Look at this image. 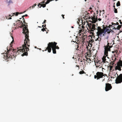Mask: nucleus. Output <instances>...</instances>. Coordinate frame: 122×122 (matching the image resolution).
<instances>
[{
  "instance_id": "49",
  "label": "nucleus",
  "mask_w": 122,
  "mask_h": 122,
  "mask_svg": "<svg viewBox=\"0 0 122 122\" xmlns=\"http://www.w3.org/2000/svg\"><path fill=\"white\" fill-rule=\"evenodd\" d=\"M11 19V18L10 17L9 18V19Z\"/></svg>"
},
{
  "instance_id": "23",
  "label": "nucleus",
  "mask_w": 122,
  "mask_h": 122,
  "mask_svg": "<svg viewBox=\"0 0 122 122\" xmlns=\"http://www.w3.org/2000/svg\"><path fill=\"white\" fill-rule=\"evenodd\" d=\"M79 73L80 74H81L84 73H86L85 72L83 71H80L79 72Z\"/></svg>"
},
{
  "instance_id": "17",
  "label": "nucleus",
  "mask_w": 122,
  "mask_h": 122,
  "mask_svg": "<svg viewBox=\"0 0 122 122\" xmlns=\"http://www.w3.org/2000/svg\"><path fill=\"white\" fill-rule=\"evenodd\" d=\"M116 57H113L112 58V60H113L111 61V62H112V63H111V64L112 65H113L114 64V62L116 61Z\"/></svg>"
},
{
  "instance_id": "32",
  "label": "nucleus",
  "mask_w": 122,
  "mask_h": 122,
  "mask_svg": "<svg viewBox=\"0 0 122 122\" xmlns=\"http://www.w3.org/2000/svg\"><path fill=\"white\" fill-rule=\"evenodd\" d=\"M84 39H84V38L83 37L81 39V41H82V42H83V41H84Z\"/></svg>"
},
{
  "instance_id": "48",
  "label": "nucleus",
  "mask_w": 122,
  "mask_h": 122,
  "mask_svg": "<svg viewBox=\"0 0 122 122\" xmlns=\"http://www.w3.org/2000/svg\"><path fill=\"white\" fill-rule=\"evenodd\" d=\"M46 20H44V22H46Z\"/></svg>"
},
{
  "instance_id": "34",
  "label": "nucleus",
  "mask_w": 122,
  "mask_h": 122,
  "mask_svg": "<svg viewBox=\"0 0 122 122\" xmlns=\"http://www.w3.org/2000/svg\"><path fill=\"white\" fill-rule=\"evenodd\" d=\"M36 5V4H34L33 5H32V8H33Z\"/></svg>"
},
{
  "instance_id": "20",
  "label": "nucleus",
  "mask_w": 122,
  "mask_h": 122,
  "mask_svg": "<svg viewBox=\"0 0 122 122\" xmlns=\"http://www.w3.org/2000/svg\"><path fill=\"white\" fill-rule=\"evenodd\" d=\"M28 16V15H27L25 14V15H23L22 16V18H23L22 20H23V23H24L25 24H26V23L25 22V20L24 19V17L25 16Z\"/></svg>"
},
{
  "instance_id": "55",
  "label": "nucleus",
  "mask_w": 122,
  "mask_h": 122,
  "mask_svg": "<svg viewBox=\"0 0 122 122\" xmlns=\"http://www.w3.org/2000/svg\"><path fill=\"white\" fill-rule=\"evenodd\" d=\"M85 1H86V0H85Z\"/></svg>"
},
{
  "instance_id": "41",
  "label": "nucleus",
  "mask_w": 122,
  "mask_h": 122,
  "mask_svg": "<svg viewBox=\"0 0 122 122\" xmlns=\"http://www.w3.org/2000/svg\"><path fill=\"white\" fill-rule=\"evenodd\" d=\"M76 67H78V69H79V66H78L77 65H76Z\"/></svg>"
},
{
  "instance_id": "42",
  "label": "nucleus",
  "mask_w": 122,
  "mask_h": 122,
  "mask_svg": "<svg viewBox=\"0 0 122 122\" xmlns=\"http://www.w3.org/2000/svg\"><path fill=\"white\" fill-rule=\"evenodd\" d=\"M12 14H12V15L11 16V17H12V16H14V15H15V13H12Z\"/></svg>"
},
{
  "instance_id": "52",
  "label": "nucleus",
  "mask_w": 122,
  "mask_h": 122,
  "mask_svg": "<svg viewBox=\"0 0 122 122\" xmlns=\"http://www.w3.org/2000/svg\"><path fill=\"white\" fill-rule=\"evenodd\" d=\"M20 20H17V21H20Z\"/></svg>"
},
{
  "instance_id": "33",
  "label": "nucleus",
  "mask_w": 122,
  "mask_h": 122,
  "mask_svg": "<svg viewBox=\"0 0 122 122\" xmlns=\"http://www.w3.org/2000/svg\"><path fill=\"white\" fill-rule=\"evenodd\" d=\"M84 17H85L84 18L86 19H87L88 18V15H87V16H85Z\"/></svg>"
},
{
  "instance_id": "59",
  "label": "nucleus",
  "mask_w": 122,
  "mask_h": 122,
  "mask_svg": "<svg viewBox=\"0 0 122 122\" xmlns=\"http://www.w3.org/2000/svg\"><path fill=\"white\" fill-rule=\"evenodd\" d=\"M48 33V32H46V33Z\"/></svg>"
},
{
  "instance_id": "54",
  "label": "nucleus",
  "mask_w": 122,
  "mask_h": 122,
  "mask_svg": "<svg viewBox=\"0 0 122 122\" xmlns=\"http://www.w3.org/2000/svg\"><path fill=\"white\" fill-rule=\"evenodd\" d=\"M104 79H103V80H102V81H104Z\"/></svg>"
},
{
  "instance_id": "37",
  "label": "nucleus",
  "mask_w": 122,
  "mask_h": 122,
  "mask_svg": "<svg viewBox=\"0 0 122 122\" xmlns=\"http://www.w3.org/2000/svg\"><path fill=\"white\" fill-rule=\"evenodd\" d=\"M99 21H101V20H102V19H101V18H98V20Z\"/></svg>"
},
{
  "instance_id": "16",
  "label": "nucleus",
  "mask_w": 122,
  "mask_h": 122,
  "mask_svg": "<svg viewBox=\"0 0 122 122\" xmlns=\"http://www.w3.org/2000/svg\"><path fill=\"white\" fill-rule=\"evenodd\" d=\"M43 3H44V2H42L41 3L42 4H41L40 3L38 5V6H39L40 5H41V6L40 7V8H41V6H42L43 8L45 7H46V3L45 4H42Z\"/></svg>"
},
{
  "instance_id": "21",
  "label": "nucleus",
  "mask_w": 122,
  "mask_h": 122,
  "mask_svg": "<svg viewBox=\"0 0 122 122\" xmlns=\"http://www.w3.org/2000/svg\"><path fill=\"white\" fill-rule=\"evenodd\" d=\"M116 5L117 6H119L120 5V2L119 1H118Z\"/></svg>"
},
{
  "instance_id": "11",
  "label": "nucleus",
  "mask_w": 122,
  "mask_h": 122,
  "mask_svg": "<svg viewBox=\"0 0 122 122\" xmlns=\"http://www.w3.org/2000/svg\"><path fill=\"white\" fill-rule=\"evenodd\" d=\"M95 17V16L93 17H91L89 16L88 19H91L92 20H90L89 21L92 22V23L93 24V23H96L97 20V17Z\"/></svg>"
},
{
  "instance_id": "4",
  "label": "nucleus",
  "mask_w": 122,
  "mask_h": 122,
  "mask_svg": "<svg viewBox=\"0 0 122 122\" xmlns=\"http://www.w3.org/2000/svg\"><path fill=\"white\" fill-rule=\"evenodd\" d=\"M88 25L89 29L87 28L89 32L91 33L92 34L93 33V32L94 30H96L97 28H96V25L92 23H88Z\"/></svg>"
},
{
  "instance_id": "26",
  "label": "nucleus",
  "mask_w": 122,
  "mask_h": 122,
  "mask_svg": "<svg viewBox=\"0 0 122 122\" xmlns=\"http://www.w3.org/2000/svg\"><path fill=\"white\" fill-rule=\"evenodd\" d=\"M9 16H11V15L10 14L9 15V16H5V17L7 19H9Z\"/></svg>"
},
{
  "instance_id": "40",
  "label": "nucleus",
  "mask_w": 122,
  "mask_h": 122,
  "mask_svg": "<svg viewBox=\"0 0 122 122\" xmlns=\"http://www.w3.org/2000/svg\"><path fill=\"white\" fill-rule=\"evenodd\" d=\"M81 27L83 29H84V26L83 25H82V26H81Z\"/></svg>"
},
{
  "instance_id": "39",
  "label": "nucleus",
  "mask_w": 122,
  "mask_h": 122,
  "mask_svg": "<svg viewBox=\"0 0 122 122\" xmlns=\"http://www.w3.org/2000/svg\"><path fill=\"white\" fill-rule=\"evenodd\" d=\"M61 16H62V17L63 18V19H64V15H62Z\"/></svg>"
},
{
  "instance_id": "14",
  "label": "nucleus",
  "mask_w": 122,
  "mask_h": 122,
  "mask_svg": "<svg viewBox=\"0 0 122 122\" xmlns=\"http://www.w3.org/2000/svg\"><path fill=\"white\" fill-rule=\"evenodd\" d=\"M104 29L105 30H106L105 32H107V33L108 34L110 33L111 32V31L112 32H113V31L111 30V29H109L107 28H104Z\"/></svg>"
},
{
  "instance_id": "27",
  "label": "nucleus",
  "mask_w": 122,
  "mask_h": 122,
  "mask_svg": "<svg viewBox=\"0 0 122 122\" xmlns=\"http://www.w3.org/2000/svg\"><path fill=\"white\" fill-rule=\"evenodd\" d=\"M114 12L115 13H117V9L114 8Z\"/></svg>"
},
{
  "instance_id": "43",
  "label": "nucleus",
  "mask_w": 122,
  "mask_h": 122,
  "mask_svg": "<svg viewBox=\"0 0 122 122\" xmlns=\"http://www.w3.org/2000/svg\"><path fill=\"white\" fill-rule=\"evenodd\" d=\"M106 58H107L108 59V61H109V58L107 56V57H106Z\"/></svg>"
},
{
  "instance_id": "25",
  "label": "nucleus",
  "mask_w": 122,
  "mask_h": 122,
  "mask_svg": "<svg viewBox=\"0 0 122 122\" xmlns=\"http://www.w3.org/2000/svg\"><path fill=\"white\" fill-rule=\"evenodd\" d=\"M90 42H92V43H93L94 42V40L93 39H91L89 41Z\"/></svg>"
},
{
  "instance_id": "50",
  "label": "nucleus",
  "mask_w": 122,
  "mask_h": 122,
  "mask_svg": "<svg viewBox=\"0 0 122 122\" xmlns=\"http://www.w3.org/2000/svg\"><path fill=\"white\" fill-rule=\"evenodd\" d=\"M113 7H114V8H115V6L114 5V6H113Z\"/></svg>"
},
{
  "instance_id": "18",
  "label": "nucleus",
  "mask_w": 122,
  "mask_h": 122,
  "mask_svg": "<svg viewBox=\"0 0 122 122\" xmlns=\"http://www.w3.org/2000/svg\"><path fill=\"white\" fill-rule=\"evenodd\" d=\"M122 26L121 25H118L117 28H116L115 27H114L112 29V30H114V29H115V30L116 29H117V30H119V29L121 28V26Z\"/></svg>"
},
{
  "instance_id": "31",
  "label": "nucleus",
  "mask_w": 122,
  "mask_h": 122,
  "mask_svg": "<svg viewBox=\"0 0 122 122\" xmlns=\"http://www.w3.org/2000/svg\"><path fill=\"white\" fill-rule=\"evenodd\" d=\"M19 14V13L18 12H16V13H15V15L16 16H17L18 15V14Z\"/></svg>"
},
{
  "instance_id": "60",
  "label": "nucleus",
  "mask_w": 122,
  "mask_h": 122,
  "mask_svg": "<svg viewBox=\"0 0 122 122\" xmlns=\"http://www.w3.org/2000/svg\"><path fill=\"white\" fill-rule=\"evenodd\" d=\"M44 23H42V24H44Z\"/></svg>"
},
{
  "instance_id": "7",
  "label": "nucleus",
  "mask_w": 122,
  "mask_h": 122,
  "mask_svg": "<svg viewBox=\"0 0 122 122\" xmlns=\"http://www.w3.org/2000/svg\"><path fill=\"white\" fill-rule=\"evenodd\" d=\"M117 76L115 80V83L118 84L122 82V74H121L119 76L117 74Z\"/></svg>"
},
{
  "instance_id": "46",
  "label": "nucleus",
  "mask_w": 122,
  "mask_h": 122,
  "mask_svg": "<svg viewBox=\"0 0 122 122\" xmlns=\"http://www.w3.org/2000/svg\"><path fill=\"white\" fill-rule=\"evenodd\" d=\"M29 9H31V6H30V7H29Z\"/></svg>"
},
{
  "instance_id": "15",
  "label": "nucleus",
  "mask_w": 122,
  "mask_h": 122,
  "mask_svg": "<svg viewBox=\"0 0 122 122\" xmlns=\"http://www.w3.org/2000/svg\"><path fill=\"white\" fill-rule=\"evenodd\" d=\"M73 42L76 43V44H77V42H78V43H79L80 42V41H79V38L78 36H76V39L75 41H73Z\"/></svg>"
},
{
  "instance_id": "47",
  "label": "nucleus",
  "mask_w": 122,
  "mask_h": 122,
  "mask_svg": "<svg viewBox=\"0 0 122 122\" xmlns=\"http://www.w3.org/2000/svg\"><path fill=\"white\" fill-rule=\"evenodd\" d=\"M20 22L21 23H22V24H23V22L22 21H20Z\"/></svg>"
},
{
  "instance_id": "8",
  "label": "nucleus",
  "mask_w": 122,
  "mask_h": 122,
  "mask_svg": "<svg viewBox=\"0 0 122 122\" xmlns=\"http://www.w3.org/2000/svg\"><path fill=\"white\" fill-rule=\"evenodd\" d=\"M96 28H97L96 29L97 30L96 33L98 36H99L101 35L102 33H104V30L103 29H101L100 26H96Z\"/></svg>"
},
{
  "instance_id": "13",
  "label": "nucleus",
  "mask_w": 122,
  "mask_h": 122,
  "mask_svg": "<svg viewBox=\"0 0 122 122\" xmlns=\"http://www.w3.org/2000/svg\"><path fill=\"white\" fill-rule=\"evenodd\" d=\"M107 56H104L102 58V62H103V63H108V60L107 59L106 57Z\"/></svg>"
},
{
  "instance_id": "12",
  "label": "nucleus",
  "mask_w": 122,
  "mask_h": 122,
  "mask_svg": "<svg viewBox=\"0 0 122 122\" xmlns=\"http://www.w3.org/2000/svg\"><path fill=\"white\" fill-rule=\"evenodd\" d=\"M112 88V86L111 84L107 83L106 84V87L105 90L106 91L111 90Z\"/></svg>"
},
{
  "instance_id": "2",
  "label": "nucleus",
  "mask_w": 122,
  "mask_h": 122,
  "mask_svg": "<svg viewBox=\"0 0 122 122\" xmlns=\"http://www.w3.org/2000/svg\"><path fill=\"white\" fill-rule=\"evenodd\" d=\"M26 25L25 24H22L21 25L22 26H20V27H24V28L23 29V33L25 35V41H26L27 45H28V46H30V40L28 38L29 37L28 35L29 31L28 29V25H27V23H26Z\"/></svg>"
},
{
  "instance_id": "36",
  "label": "nucleus",
  "mask_w": 122,
  "mask_h": 122,
  "mask_svg": "<svg viewBox=\"0 0 122 122\" xmlns=\"http://www.w3.org/2000/svg\"><path fill=\"white\" fill-rule=\"evenodd\" d=\"M12 38L13 40L11 42L10 45L11 44H12V43L14 41V40H13V37H12Z\"/></svg>"
},
{
  "instance_id": "24",
  "label": "nucleus",
  "mask_w": 122,
  "mask_h": 122,
  "mask_svg": "<svg viewBox=\"0 0 122 122\" xmlns=\"http://www.w3.org/2000/svg\"><path fill=\"white\" fill-rule=\"evenodd\" d=\"M112 25H110L108 26H107V28H110L111 27H114V25L113 26H112L113 25H112Z\"/></svg>"
},
{
  "instance_id": "45",
  "label": "nucleus",
  "mask_w": 122,
  "mask_h": 122,
  "mask_svg": "<svg viewBox=\"0 0 122 122\" xmlns=\"http://www.w3.org/2000/svg\"><path fill=\"white\" fill-rule=\"evenodd\" d=\"M112 66H110V69H111L112 68Z\"/></svg>"
},
{
  "instance_id": "9",
  "label": "nucleus",
  "mask_w": 122,
  "mask_h": 122,
  "mask_svg": "<svg viewBox=\"0 0 122 122\" xmlns=\"http://www.w3.org/2000/svg\"><path fill=\"white\" fill-rule=\"evenodd\" d=\"M121 67H122V61L120 60L119 62H118L117 64V66H116L115 67L116 70H118L120 71L121 70Z\"/></svg>"
},
{
  "instance_id": "29",
  "label": "nucleus",
  "mask_w": 122,
  "mask_h": 122,
  "mask_svg": "<svg viewBox=\"0 0 122 122\" xmlns=\"http://www.w3.org/2000/svg\"><path fill=\"white\" fill-rule=\"evenodd\" d=\"M119 24V23H118V22H117L116 24L114 23H112V25H118Z\"/></svg>"
},
{
  "instance_id": "51",
  "label": "nucleus",
  "mask_w": 122,
  "mask_h": 122,
  "mask_svg": "<svg viewBox=\"0 0 122 122\" xmlns=\"http://www.w3.org/2000/svg\"><path fill=\"white\" fill-rule=\"evenodd\" d=\"M38 27H40V28H41V26H38Z\"/></svg>"
},
{
  "instance_id": "44",
  "label": "nucleus",
  "mask_w": 122,
  "mask_h": 122,
  "mask_svg": "<svg viewBox=\"0 0 122 122\" xmlns=\"http://www.w3.org/2000/svg\"><path fill=\"white\" fill-rule=\"evenodd\" d=\"M111 44H110L109 43V46H112H112H111Z\"/></svg>"
},
{
  "instance_id": "1",
  "label": "nucleus",
  "mask_w": 122,
  "mask_h": 122,
  "mask_svg": "<svg viewBox=\"0 0 122 122\" xmlns=\"http://www.w3.org/2000/svg\"><path fill=\"white\" fill-rule=\"evenodd\" d=\"M22 47L21 49H12L11 48H10L9 50L7 49V52L6 54V56H5L4 58L5 60H7L8 59V60H10L11 59H12L14 57H15L16 55H18L20 54V52H22L23 53L21 55L22 56H27L28 55V53L27 51L29 50V49L28 47L30 46H28L26 43V41H24V44L22 45ZM21 48V47H20Z\"/></svg>"
},
{
  "instance_id": "57",
  "label": "nucleus",
  "mask_w": 122,
  "mask_h": 122,
  "mask_svg": "<svg viewBox=\"0 0 122 122\" xmlns=\"http://www.w3.org/2000/svg\"><path fill=\"white\" fill-rule=\"evenodd\" d=\"M22 19V18H20V19Z\"/></svg>"
},
{
  "instance_id": "56",
  "label": "nucleus",
  "mask_w": 122,
  "mask_h": 122,
  "mask_svg": "<svg viewBox=\"0 0 122 122\" xmlns=\"http://www.w3.org/2000/svg\"><path fill=\"white\" fill-rule=\"evenodd\" d=\"M25 12V11H24V12H23V13H24V12Z\"/></svg>"
},
{
  "instance_id": "38",
  "label": "nucleus",
  "mask_w": 122,
  "mask_h": 122,
  "mask_svg": "<svg viewBox=\"0 0 122 122\" xmlns=\"http://www.w3.org/2000/svg\"><path fill=\"white\" fill-rule=\"evenodd\" d=\"M46 26V25H42V27H45Z\"/></svg>"
},
{
  "instance_id": "5",
  "label": "nucleus",
  "mask_w": 122,
  "mask_h": 122,
  "mask_svg": "<svg viewBox=\"0 0 122 122\" xmlns=\"http://www.w3.org/2000/svg\"><path fill=\"white\" fill-rule=\"evenodd\" d=\"M107 42H108V41H107ZM109 43L108 42L107 45V46H104L105 51L104 56H107L108 55V51H110V48L112 47L110 46L109 45Z\"/></svg>"
},
{
  "instance_id": "28",
  "label": "nucleus",
  "mask_w": 122,
  "mask_h": 122,
  "mask_svg": "<svg viewBox=\"0 0 122 122\" xmlns=\"http://www.w3.org/2000/svg\"><path fill=\"white\" fill-rule=\"evenodd\" d=\"M46 29H47L46 27L45 28H43V29H41V31H46V30H45Z\"/></svg>"
},
{
  "instance_id": "30",
  "label": "nucleus",
  "mask_w": 122,
  "mask_h": 122,
  "mask_svg": "<svg viewBox=\"0 0 122 122\" xmlns=\"http://www.w3.org/2000/svg\"><path fill=\"white\" fill-rule=\"evenodd\" d=\"M119 21L120 23V24L122 26V22H121V20H119Z\"/></svg>"
},
{
  "instance_id": "3",
  "label": "nucleus",
  "mask_w": 122,
  "mask_h": 122,
  "mask_svg": "<svg viewBox=\"0 0 122 122\" xmlns=\"http://www.w3.org/2000/svg\"><path fill=\"white\" fill-rule=\"evenodd\" d=\"M57 44L55 42H49L48 45V46L45 50V51H46L47 50L49 52H50L51 50V46L54 47L56 49H59V47L58 46H56Z\"/></svg>"
},
{
  "instance_id": "35",
  "label": "nucleus",
  "mask_w": 122,
  "mask_h": 122,
  "mask_svg": "<svg viewBox=\"0 0 122 122\" xmlns=\"http://www.w3.org/2000/svg\"><path fill=\"white\" fill-rule=\"evenodd\" d=\"M83 32L82 30L81 29L80 30H79V32L80 33H82V32Z\"/></svg>"
},
{
  "instance_id": "19",
  "label": "nucleus",
  "mask_w": 122,
  "mask_h": 122,
  "mask_svg": "<svg viewBox=\"0 0 122 122\" xmlns=\"http://www.w3.org/2000/svg\"><path fill=\"white\" fill-rule=\"evenodd\" d=\"M51 48H52V50L53 51V52L54 54H55L56 53V49H55V48L54 47L52 46H51Z\"/></svg>"
},
{
  "instance_id": "53",
  "label": "nucleus",
  "mask_w": 122,
  "mask_h": 122,
  "mask_svg": "<svg viewBox=\"0 0 122 122\" xmlns=\"http://www.w3.org/2000/svg\"><path fill=\"white\" fill-rule=\"evenodd\" d=\"M71 27L72 28H73L74 27L73 26H72Z\"/></svg>"
},
{
  "instance_id": "10",
  "label": "nucleus",
  "mask_w": 122,
  "mask_h": 122,
  "mask_svg": "<svg viewBox=\"0 0 122 122\" xmlns=\"http://www.w3.org/2000/svg\"><path fill=\"white\" fill-rule=\"evenodd\" d=\"M101 38H97L94 41V43L95 45H96V46L97 47H99L100 46V42L101 40Z\"/></svg>"
},
{
  "instance_id": "58",
  "label": "nucleus",
  "mask_w": 122,
  "mask_h": 122,
  "mask_svg": "<svg viewBox=\"0 0 122 122\" xmlns=\"http://www.w3.org/2000/svg\"><path fill=\"white\" fill-rule=\"evenodd\" d=\"M58 0H56V1H57Z\"/></svg>"
},
{
  "instance_id": "22",
  "label": "nucleus",
  "mask_w": 122,
  "mask_h": 122,
  "mask_svg": "<svg viewBox=\"0 0 122 122\" xmlns=\"http://www.w3.org/2000/svg\"><path fill=\"white\" fill-rule=\"evenodd\" d=\"M88 46L89 47H92V42H90V41H89L88 42Z\"/></svg>"
},
{
  "instance_id": "6",
  "label": "nucleus",
  "mask_w": 122,
  "mask_h": 122,
  "mask_svg": "<svg viewBox=\"0 0 122 122\" xmlns=\"http://www.w3.org/2000/svg\"><path fill=\"white\" fill-rule=\"evenodd\" d=\"M103 76H104V75L103 72H97L96 75H94V78L97 80H99L100 78H102Z\"/></svg>"
}]
</instances>
